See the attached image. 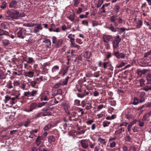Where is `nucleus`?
<instances>
[{
	"label": "nucleus",
	"mask_w": 151,
	"mask_h": 151,
	"mask_svg": "<svg viewBox=\"0 0 151 151\" xmlns=\"http://www.w3.org/2000/svg\"><path fill=\"white\" fill-rule=\"evenodd\" d=\"M89 92L88 91H87L86 90H85L83 92L81 93H77V96L79 98H83L86 95H88L89 94Z\"/></svg>",
	"instance_id": "nucleus-15"
},
{
	"label": "nucleus",
	"mask_w": 151,
	"mask_h": 151,
	"mask_svg": "<svg viewBox=\"0 0 151 151\" xmlns=\"http://www.w3.org/2000/svg\"><path fill=\"white\" fill-rule=\"evenodd\" d=\"M145 93L144 91L141 92L139 93V96L138 98L139 100V103H142L145 102Z\"/></svg>",
	"instance_id": "nucleus-7"
},
{
	"label": "nucleus",
	"mask_w": 151,
	"mask_h": 151,
	"mask_svg": "<svg viewBox=\"0 0 151 151\" xmlns=\"http://www.w3.org/2000/svg\"><path fill=\"white\" fill-rule=\"evenodd\" d=\"M150 85L145 86L142 89L146 91H147L149 90H151V84Z\"/></svg>",
	"instance_id": "nucleus-32"
},
{
	"label": "nucleus",
	"mask_w": 151,
	"mask_h": 151,
	"mask_svg": "<svg viewBox=\"0 0 151 151\" xmlns=\"http://www.w3.org/2000/svg\"><path fill=\"white\" fill-rule=\"evenodd\" d=\"M132 114L129 112H128L126 113L125 116V118L129 120L132 118Z\"/></svg>",
	"instance_id": "nucleus-28"
},
{
	"label": "nucleus",
	"mask_w": 151,
	"mask_h": 151,
	"mask_svg": "<svg viewBox=\"0 0 151 151\" xmlns=\"http://www.w3.org/2000/svg\"><path fill=\"white\" fill-rule=\"evenodd\" d=\"M137 120L136 119H134L133 121L131 122L128 125L129 127H131L132 126L137 122Z\"/></svg>",
	"instance_id": "nucleus-45"
},
{
	"label": "nucleus",
	"mask_w": 151,
	"mask_h": 151,
	"mask_svg": "<svg viewBox=\"0 0 151 151\" xmlns=\"http://www.w3.org/2000/svg\"><path fill=\"white\" fill-rule=\"evenodd\" d=\"M18 2L16 0H13L10 2L9 7L16 9L17 8Z\"/></svg>",
	"instance_id": "nucleus-12"
},
{
	"label": "nucleus",
	"mask_w": 151,
	"mask_h": 151,
	"mask_svg": "<svg viewBox=\"0 0 151 151\" xmlns=\"http://www.w3.org/2000/svg\"><path fill=\"white\" fill-rule=\"evenodd\" d=\"M4 102L5 103H8L11 104V97L8 96H5Z\"/></svg>",
	"instance_id": "nucleus-24"
},
{
	"label": "nucleus",
	"mask_w": 151,
	"mask_h": 151,
	"mask_svg": "<svg viewBox=\"0 0 151 151\" xmlns=\"http://www.w3.org/2000/svg\"><path fill=\"white\" fill-rule=\"evenodd\" d=\"M81 24L84 25L86 26L87 27L88 26V22L86 20H83Z\"/></svg>",
	"instance_id": "nucleus-54"
},
{
	"label": "nucleus",
	"mask_w": 151,
	"mask_h": 151,
	"mask_svg": "<svg viewBox=\"0 0 151 151\" xmlns=\"http://www.w3.org/2000/svg\"><path fill=\"white\" fill-rule=\"evenodd\" d=\"M53 127V126L52 124L51 123H49L45 126L44 128V129L45 131H47Z\"/></svg>",
	"instance_id": "nucleus-30"
},
{
	"label": "nucleus",
	"mask_w": 151,
	"mask_h": 151,
	"mask_svg": "<svg viewBox=\"0 0 151 151\" xmlns=\"http://www.w3.org/2000/svg\"><path fill=\"white\" fill-rule=\"evenodd\" d=\"M114 55L117 58H122L124 59L125 57V55L123 53H120L119 51H116L114 52Z\"/></svg>",
	"instance_id": "nucleus-11"
},
{
	"label": "nucleus",
	"mask_w": 151,
	"mask_h": 151,
	"mask_svg": "<svg viewBox=\"0 0 151 151\" xmlns=\"http://www.w3.org/2000/svg\"><path fill=\"white\" fill-rule=\"evenodd\" d=\"M9 35V33L8 32L0 28V40H2L4 38L2 36V35L8 36Z\"/></svg>",
	"instance_id": "nucleus-13"
},
{
	"label": "nucleus",
	"mask_w": 151,
	"mask_h": 151,
	"mask_svg": "<svg viewBox=\"0 0 151 151\" xmlns=\"http://www.w3.org/2000/svg\"><path fill=\"white\" fill-rule=\"evenodd\" d=\"M81 147L84 149H87L88 147V141L86 139H83L80 141Z\"/></svg>",
	"instance_id": "nucleus-8"
},
{
	"label": "nucleus",
	"mask_w": 151,
	"mask_h": 151,
	"mask_svg": "<svg viewBox=\"0 0 151 151\" xmlns=\"http://www.w3.org/2000/svg\"><path fill=\"white\" fill-rule=\"evenodd\" d=\"M62 93V91L60 89H58L55 91L54 93L52 94V96H55L58 94L61 95Z\"/></svg>",
	"instance_id": "nucleus-25"
},
{
	"label": "nucleus",
	"mask_w": 151,
	"mask_h": 151,
	"mask_svg": "<svg viewBox=\"0 0 151 151\" xmlns=\"http://www.w3.org/2000/svg\"><path fill=\"white\" fill-rule=\"evenodd\" d=\"M34 60L32 58L29 57L28 58V61H27V62L28 63H30L33 62Z\"/></svg>",
	"instance_id": "nucleus-56"
},
{
	"label": "nucleus",
	"mask_w": 151,
	"mask_h": 151,
	"mask_svg": "<svg viewBox=\"0 0 151 151\" xmlns=\"http://www.w3.org/2000/svg\"><path fill=\"white\" fill-rule=\"evenodd\" d=\"M37 91L33 90L32 92H30V96H35L37 93Z\"/></svg>",
	"instance_id": "nucleus-41"
},
{
	"label": "nucleus",
	"mask_w": 151,
	"mask_h": 151,
	"mask_svg": "<svg viewBox=\"0 0 151 151\" xmlns=\"http://www.w3.org/2000/svg\"><path fill=\"white\" fill-rule=\"evenodd\" d=\"M98 141H99V142L104 144H105L106 143L105 139H102L101 138V137H99L98 138Z\"/></svg>",
	"instance_id": "nucleus-47"
},
{
	"label": "nucleus",
	"mask_w": 151,
	"mask_h": 151,
	"mask_svg": "<svg viewBox=\"0 0 151 151\" xmlns=\"http://www.w3.org/2000/svg\"><path fill=\"white\" fill-rule=\"evenodd\" d=\"M24 31L25 33H26V35H31L30 33L31 31L30 28H24Z\"/></svg>",
	"instance_id": "nucleus-35"
},
{
	"label": "nucleus",
	"mask_w": 151,
	"mask_h": 151,
	"mask_svg": "<svg viewBox=\"0 0 151 151\" xmlns=\"http://www.w3.org/2000/svg\"><path fill=\"white\" fill-rule=\"evenodd\" d=\"M139 102V100L138 98L134 97V101L132 104L134 105H137Z\"/></svg>",
	"instance_id": "nucleus-33"
},
{
	"label": "nucleus",
	"mask_w": 151,
	"mask_h": 151,
	"mask_svg": "<svg viewBox=\"0 0 151 151\" xmlns=\"http://www.w3.org/2000/svg\"><path fill=\"white\" fill-rule=\"evenodd\" d=\"M94 121L92 120H88L87 121L86 123L87 124L90 125L92 124L94 122Z\"/></svg>",
	"instance_id": "nucleus-59"
},
{
	"label": "nucleus",
	"mask_w": 151,
	"mask_h": 151,
	"mask_svg": "<svg viewBox=\"0 0 151 151\" xmlns=\"http://www.w3.org/2000/svg\"><path fill=\"white\" fill-rule=\"evenodd\" d=\"M108 28L112 32H116L117 31V30L115 29L114 26L112 24H111L110 26Z\"/></svg>",
	"instance_id": "nucleus-34"
},
{
	"label": "nucleus",
	"mask_w": 151,
	"mask_h": 151,
	"mask_svg": "<svg viewBox=\"0 0 151 151\" xmlns=\"http://www.w3.org/2000/svg\"><path fill=\"white\" fill-rule=\"evenodd\" d=\"M48 93L47 91H45L42 93L39 97L41 101H46L49 100Z\"/></svg>",
	"instance_id": "nucleus-5"
},
{
	"label": "nucleus",
	"mask_w": 151,
	"mask_h": 151,
	"mask_svg": "<svg viewBox=\"0 0 151 151\" xmlns=\"http://www.w3.org/2000/svg\"><path fill=\"white\" fill-rule=\"evenodd\" d=\"M6 19L9 20H14L19 18V13L17 10L11 9L6 12Z\"/></svg>",
	"instance_id": "nucleus-2"
},
{
	"label": "nucleus",
	"mask_w": 151,
	"mask_h": 151,
	"mask_svg": "<svg viewBox=\"0 0 151 151\" xmlns=\"http://www.w3.org/2000/svg\"><path fill=\"white\" fill-rule=\"evenodd\" d=\"M20 83L17 81H14V86H18L20 85Z\"/></svg>",
	"instance_id": "nucleus-63"
},
{
	"label": "nucleus",
	"mask_w": 151,
	"mask_h": 151,
	"mask_svg": "<svg viewBox=\"0 0 151 151\" xmlns=\"http://www.w3.org/2000/svg\"><path fill=\"white\" fill-rule=\"evenodd\" d=\"M117 15H114L110 17V20L111 22L114 23V26L118 29L117 32L118 34L121 35L122 32H125L126 29L124 27L120 28L117 27L119 24H122L124 20L121 17H119L117 18Z\"/></svg>",
	"instance_id": "nucleus-1"
},
{
	"label": "nucleus",
	"mask_w": 151,
	"mask_h": 151,
	"mask_svg": "<svg viewBox=\"0 0 151 151\" xmlns=\"http://www.w3.org/2000/svg\"><path fill=\"white\" fill-rule=\"evenodd\" d=\"M56 139L54 136H49L48 137V140L49 142L51 143L52 142H55Z\"/></svg>",
	"instance_id": "nucleus-21"
},
{
	"label": "nucleus",
	"mask_w": 151,
	"mask_h": 151,
	"mask_svg": "<svg viewBox=\"0 0 151 151\" xmlns=\"http://www.w3.org/2000/svg\"><path fill=\"white\" fill-rule=\"evenodd\" d=\"M110 123L111 122H110L105 121H104L102 123L103 126L104 127H107L109 126Z\"/></svg>",
	"instance_id": "nucleus-36"
},
{
	"label": "nucleus",
	"mask_w": 151,
	"mask_h": 151,
	"mask_svg": "<svg viewBox=\"0 0 151 151\" xmlns=\"http://www.w3.org/2000/svg\"><path fill=\"white\" fill-rule=\"evenodd\" d=\"M74 37L75 35L72 34H70L68 35V37L70 39V44L73 45V42H75Z\"/></svg>",
	"instance_id": "nucleus-17"
},
{
	"label": "nucleus",
	"mask_w": 151,
	"mask_h": 151,
	"mask_svg": "<svg viewBox=\"0 0 151 151\" xmlns=\"http://www.w3.org/2000/svg\"><path fill=\"white\" fill-rule=\"evenodd\" d=\"M0 5V8L2 9H4L6 8L7 3L5 1H2Z\"/></svg>",
	"instance_id": "nucleus-22"
},
{
	"label": "nucleus",
	"mask_w": 151,
	"mask_h": 151,
	"mask_svg": "<svg viewBox=\"0 0 151 151\" xmlns=\"http://www.w3.org/2000/svg\"><path fill=\"white\" fill-rule=\"evenodd\" d=\"M136 27L137 29L140 28L142 25V22L141 20H139L136 22Z\"/></svg>",
	"instance_id": "nucleus-27"
},
{
	"label": "nucleus",
	"mask_w": 151,
	"mask_h": 151,
	"mask_svg": "<svg viewBox=\"0 0 151 151\" xmlns=\"http://www.w3.org/2000/svg\"><path fill=\"white\" fill-rule=\"evenodd\" d=\"M17 35L19 38L23 39L25 35H26L24 31V28L19 27L17 29Z\"/></svg>",
	"instance_id": "nucleus-3"
},
{
	"label": "nucleus",
	"mask_w": 151,
	"mask_h": 151,
	"mask_svg": "<svg viewBox=\"0 0 151 151\" xmlns=\"http://www.w3.org/2000/svg\"><path fill=\"white\" fill-rule=\"evenodd\" d=\"M81 0H74V5L75 6L77 7L78 4L80 3Z\"/></svg>",
	"instance_id": "nucleus-48"
},
{
	"label": "nucleus",
	"mask_w": 151,
	"mask_h": 151,
	"mask_svg": "<svg viewBox=\"0 0 151 151\" xmlns=\"http://www.w3.org/2000/svg\"><path fill=\"white\" fill-rule=\"evenodd\" d=\"M24 95L25 96H30V92L29 91L25 92L24 93Z\"/></svg>",
	"instance_id": "nucleus-61"
},
{
	"label": "nucleus",
	"mask_w": 151,
	"mask_h": 151,
	"mask_svg": "<svg viewBox=\"0 0 151 151\" xmlns=\"http://www.w3.org/2000/svg\"><path fill=\"white\" fill-rule=\"evenodd\" d=\"M42 24H40L35 27L34 29L33 30V32L35 33H37L39 32L40 30H42Z\"/></svg>",
	"instance_id": "nucleus-14"
},
{
	"label": "nucleus",
	"mask_w": 151,
	"mask_h": 151,
	"mask_svg": "<svg viewBox=\"0 0 151 151\" xmlns=\"http://www.w3.org/2000/svg\"><path fill=\"white\" fill-rule=\"evenodd\" d=\"M52 109V108H49L48 107H47L46 106L44 108H43V109H42L41 110L44 111H49L50 110H51Z\"/></svg>",
	"instance_id": "nucleus-50"
},
{
	"label": "nucleus",
	"mask_w": 151,
	"mask_h": 151,
	"mask_svg": "<svg viewBox=\"0 0 151 151\" xmlns=\"http://www.w3.org/2000/svg\"><path fill=\"white\" fill-rule=\"evenodd\" d=\"M0 27L2 29H6L8 28V24L6 22H4L1 23L0 24Z\"/></svg>",
	"instance_id": "nucleus-23"
},
{
	"label": "nucleus",
	"mask_w": 151,
	"mask_h": 151,
	"mask_svg": "<svg viewBox=\"0 0 151 151\" xmlns=\"http://www.w3.org/2000/svg\"><path fill=\"white\" fill-rule=\"evenodd\" d=\"M6 78V76L4 73L1 71H0V79H4Z\"/></svg>",
	"instance_id": "nucleus-44"
},
{
	"label": "nucleus",
	"mask_w": 151,
	"mask_h": 151,
	"mask_svg": "<svg viewBox=\"0 0 151 151\" xmlns=\"http://www.w3.org/2000/svg\"><path fill=\"white\" fill-rule=\"evenodd\" d=\"M47 103V102H43L42 103H39L38 104V107H41L42 106H44Z\"/></svg>",
	"instance_id": "nucleus-49"
},
{
	"label": "nucleus",
	"mask_w": 151,
	"mask_h": 151,
	"mask_svg": "<svg viewBox=\"0 0 151 151\" xmlns=\"http://www.w3.org/2000/svg\"><path fill=\"white\" fill-rule=\"evenodd\" d=\"M102 38L104 42L107 43L112 39L113 37L112 35H105L103 36Z\"/></svg>",
	"instance_id": "nucleus-10"
},
{
	"label": "nucleus",
	"mask_w": 151,
	"mask_h": 151,
	"mask_svg": "<svg viewBox=\"0 0 151 151\" xmlns=\"http://www.w3.org/2000/svg\"><path fill=\"white\" fill-rule=\"evenodd\" d=\"M30 134L29 136V137L31 139H33L34 137L35 136V134L33 132H32L31 131L30 132Z\"/></svg>",
	"instance_id": "nucleus-58"
},
{
	"label": "nucleus",
	"mask_w": 151,
	"mask_h": 151,
	"mask_svg": "<svg viewBox=\"0 0 151 151\" xmlns=\"http://www.w3.org/2000/svg\"><path fill=\"white\" fill-rule=\"evenodd\" d=\"M30 123V121L28 119L26 121L24 124V126L26 127L28 126L29 124Z\"/></svg>",
	"instance_id": "nucleus-52"
},
{
	"label": "nucleus",
	"mask_w": 151,
	"mask_h": 151,
	"mask_svg": "<svg viewBox=\"0 0 151 151\" xmlns=\"http://www.w3.org/2000/svg\"><path fill=\"white\" fill-rule=\"evenodd\" d=\"M146 79L147 81L146 83L147 84H151V74L148 73L146 77Z\"/></svg>",
	"instance_id": "nucleus-19"
},
{
	"label": "nucleus",
	"mask_w": 151,
	"mask_h": 151,
	"mask_svg": "<svg viewBox=\"0 0 151 151\" xmlns=\"http://www.w3.org/2000/svg\"><path fill=\"white\" fill-rule=\"evenodd\" d=\"M110 105L111 106H115L116 104V103L115 101L112 100L110 101Z\"/></svg>",
	"instance_id": "nucleus-60"
},
{
	"label": "nucleus",
	"mask_w": 151,
	"mask_h": 151,
	"mask_svg": "<svg viewBox=\"0 0 151 151\" xmlns=\"http://www.w3.org/2000/svg\"><path fill=\"white\" fill-rule=\"evenodd\" d=\"M75 15L74 14L71 15L68 18L71 21H73L74 19Z\"/></svg>",
	"instance_id": "nucleus-57"
},
{
	"label": "nucleus",
	"mask_w": 151,
	"mask_h": 151,
	"mask_svg": "<svg viewBox=\"0 0 151 151\" xmlns=\"http://www.w3.org/2000/svg\"><path fill=\"white\" fill-rule=\"evenodd\" d=\"M80 101L78 99H76L74 101V104L77 106H79L80 105Z\"/></svg>",
	"instance_id": "nucleus-55"
},
{
	"label": "nucleus",
	"mask_w": 151,
	"mask_h": 151,
	"mask_svg": "<svg viewBox=\"0 0 151 151\" xmlns=\"http://www.w3.org/2000/svg\"><path fill=\"white\" fill-rule=\"evenodd\" d=\"M38 107V104L35 102H33L31 103L30 106L29 110H27V111L29 112L31 111L34 109H36Z\"/></svg>",
	"instance_id": "nucleus-9"
},
{
	"label": "nucleus",
	"mask_w": 151,
	"mask_h": 151,
	"mask_svg": "<svg viewBox=\"0 0 151 151\" xmlns=\"http://www.w3.org/2000/svg\"><path fill=\"white\" fill-rule=\"evenodd\" d=\"M124 127H121L118 130L116 131L115 132V134H121L122 132H124Z\"/></svg>",
	"instance_id": "nucleus-26"
},
{
	"label": "nucleus",
	"mask_w": 151,
	"mask_h": 151,
	"mask_svg": "<svg viewBox=\"0 0 151 151\" xmlns=\"http://www.w3.org/2000/svg\"><path fill=\"white\" fill-rule=\"evenodd\" d=\"M103 3V0H99L98 4L97 5V8H98L100 7Z\"/></svg>",
	"instance_id": "nucleus-46"
},
{
	"label": "nucleus",
	"mask_w": 151,
	"mask_h": 151,
	"mask_svg": "<svg viewBox=\"0 0 151 151\" xmlns=\"http://www.w3.org/2000/svg\"><path fill=\"white\" fill-rule=\"evenodd\" d=\"M138 127L136 126L134 127V128L132 129L133 132H138Z\"/></svg>",
	"instance_id": "nucleus-62"
},
{
	"label": "nucleus",
	"mask_w": 151,
	"mask_h": 151,
	"mask_svg": "<svg viewBox=\"0 0 151 151\" xmlns=\"http://www.w3.org/2000/svg\"><path fill=\"white\" fill-rule=\"evenodd\" d=\"M2 42L5 46H7L10 43L9 41L7 40H3Z\"/></svg>",
	"instance_id": "nucleus-40"
},
{
	"label": "nucleus",
	"mask_w": 151,
	"mask_h": 151,
	"mask_svg": "<svg viewBox=\"0 0 151 151\" xmlns=\"http://www.w3.org/2000/svg\"><path fill=\"white\" fill-rule=\"evenodd\" d=\"M59 69V67L58 65H55L53 66L52 69V72L54 73Z\"/></svg>",
	"instance_id": "nucleus-39"
},
{
	"label": "nucleus",
	"mask_w": 151,
	"mask_h": 151,
	"mask_svg": "<svg viewBox=\"0 0 151 151\" xmlns=\"http://www.w3.org/2000/svg\"><path fill=\"white\" fill-rule=\"evenodd\" d=\"M136 148L135 147L132 146L131 147L129 148V151H136Z\"/></svg>",
	"instance_id": "nucleus-64"
},
{
	"label": "nucleus",
	"mask_w": 151,
	"mask_h": 151,
	"mask_svg": "<svg viewBox=\"0 0 151 151\" xmlns=\"http://www.w3.org/2000/svg\"><path fill=\"white\" fill-rule=\"evenodd\" d=\"M52 134L54 135L56 139H58L59 137V134L58 131L57 129L53 130L51 132Z\"/></svg>",
	"instance_id": "nucleus-20"
},
{
	"label": "nucleus",
	"mask_w": 151,
	"mask_h": 151,
	"mask_svg": "<svg viewBox=\"0 0 151 151\" xmlns=\"http://www.w3.org/2000/svg\"><path fill=\"white\" fill-rule=\"evenodd\" d=\"M42 139L40 136H39L37 137L35 141V143L38 146L40 145L41 141Z\"/></svg>",
	"instance_id": "nucleus-29"
},
{
	"label": "nucleus",
	"mask_w": 151,
	"mask_h": 151,
	"mask_svg": "<svg viewBox=\"0 0 151 151\" xmlns=\"http://www.w3.org/2000/svg\"><path fill=\"white\" fill-rule=\"evenodd\" d=\"M108 63L107 62H105L103 63V67L105 69H106L107 68V66H111L110 64H109L108 65Z\"/></svg>",
	"instance_id": "nucleus-53"
},
{
	"label": "nucleus",
	"mask_w": 151,
	"mask_h": 151,
	"mask_svg": "<svg viewBox=\"0 0 151 151\" xmlns=\"http://www.w3.org/2000/svg\"><path fill=\"white\" fill-rule=\"evenodd\" d=\"M66 74V67H62L59 73V74L60 76L63 77Z\"/></svg>",
	"instance_id": "nucleus-16"
},
{
	"label": "nucleus",
	"mask_w": 151,
	"mask_h": 151,
	"mask_svg": "<svg viewBox=\"0 0 151 151\" xmlns=\"http://www.w3.org/2000/svg\"><path fill=\"white\" fill-rule=\"evenodd\" d=\"M51 115V113L49 111H45V112L42 113V116H50Z\"/></svg>",
	"instance_id": "nucleus-42"
},
{
	"label": "nucleus",
	"mask_w": 151,
	"mask_h": 151,
	"mask_svg": "<svg viewBox=\"0 0 151 151\" xmlns=\"http://www.w3.org/2000/svg\"><path fill=\"white\" fill-rule=\"evenodd\" d=\"M121 40L119 35H117L115 37V40L112 42L114 49H116L119 47V44Z\"/></svg>",
	"instance_id": "nucleus-4"
},
{
	"label": "nucleus",
	"mask_w": 151,
	"mask_h": 151,
	"mask_svg": "<svg viewBox=\"0 0 151 151\" xmlns=\"http://www.w3.org/2000/svg\"><path fill=\"white\" fill-rule=\"evenodd\" d=\"M34 72L32 71H30L25 72V76H28L30 78H32L33 77Z\"/></svg>",
	"instance_id": "nucleus-18"
},
{
	"label": "nucleus",
	"mask_w": 151,
	"mask_h": 151,
	"mask_svg": "<svg viewBox=\"0 0 151 151\" xmlns=\"http://www.w3.org/2000/svg\"><path fill=\"white\" fill-rule=\"evenodd\" d=\"M52 42L53 43L56 45L57 47L60 46L63 43V40L62 39L56 40V37L55 36L52 37Z\"/></svg>",
	"instance_id": "nucleus-6"
},
{
	"label": "nucleus",
	"mask_w": 151,
	"mask_h": 151,
	"mask_svg": "<svg viewBox=\"0 0 151 151\" xmlns=\"http://www.w3.org/2000/svg\"><path fill=\"white\" fill-rule=\"evenodd\" d=\"M150 116V114L148 113L145 114L143 116L142 120L143 121H145L146 120L147 118H148Z\"/></svg>",
	"instance_id": "nucleus-38"
},
{
	"label": "nucleus",
	"mask_w": 151,
	"mask_h": 151,
	"mask_svg": "<svg viewBox=\"0 0 151 151\" xmlns=\"http://www.w3.org/2000/svg\"><path fill=\"white\" fill-rule=\"evenodd\" d=\"M120 6L118 5H116L114 7V11L118 13L119 12V9H120Z\"/></svg>",
	"instance_id": "nucleus-51"
},
{
	"label": "nucleus",
	"mask_w": 151,
	"mask_h": 151,
	"mask_svg": "<svg viewBox=\"0 0 151 151\" xmlns=\"http://www.w3.org/2000/svg\"><path fill=\"white\" fill-rule=\"evenodd\" d=\"M31 86L35 88H37V86L36 85L38 83V82L36 81H32L30 82Z\"/></svg>",
	"instance_id": "nucleus-31"
},
{
	"label": "nucleus",
	"mask_w": 151,
	"mask_h": 151,
	"mask_svg": "<svg viewBox=\"0 0 151 151\" xmlns=\"http://www.w3.org/2000/svg\"><path fill=\"white\" fill-rule=\"evenodd\" d=\"M70 47H75L78 49V50H79L80 49V47L78 45H75V42H73V45L70 44Z\"/></svg>",
	"instance_id": "nucleus-37"
},
{
	"label": "nucleus",
	"mask_w": 151,
	"mask_h": 151,
	"mask_svg": "<svg viewBox=\"0 0 151 151\" xmlns=\"http://www.w3.org/2000/svg\"><path fill=\"white\" fill-rule=\"evenodd\" d=\"M18 98V96H16L15 97L11 98V104L13 105V104L15 103L14 101L16 99H17Z\"/></svg>",
	"instance_id": "nucleus-43"
}]
</instances>
